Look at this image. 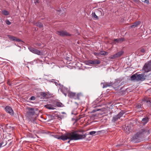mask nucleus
<instances>
[{
	"instance_id": "nucleus-1",
	"label": "nucleus",
	"mask_w": 151,
	"mask_h": 151,
	"mask_svg": "<svg viewBox=\"0 0 151 151\" xmlns=\"http://www.w3.org/2000/svg\"><path fill=\"white\" fill-rule=\"evenodd\" d=\"M87 135L86 134H79L76 132H71L66 133L64 135H62L59 136L58 135H55V137L59 139H62L63 141L67 139L70 140H77L85 138Z\"/></svg>"
},
{
	"instance_id": "nucleus-2",
	"label": "nucleus",
	"mask_w": 151,
	"mask_h": 151,
	"mask_svg": "<svg viewBox=\"0 0 151 151\" xmlns=\"http://www.w3.org/2000/svg\"><path fill=\"white\" fill-rule=\"evenodd\" d=\"M149 130L146 129H141L135 134L132 138V141L135 142H139L140 141V139L145 134H149Z\"/></svg>"
},
{
	"instance_id": "nucleus-3",
	"label": "nucleus",
	"mask_w": 151,
	"mask_h": 151,
	"mask_svg": "<svg viewBox=\"0 0 151 151\" xmlns=\"http://www.w3.org/2000/svg\"><path fill=\"white\" fill-rule=\"evenodd\" d=\"M124 83L123 81H122L119 79H117L115 80V82L113 83V85L114 87V88L115 90H118V88L120 86L124 85Z\"/></svg>"
},
{
	"instance_id": "nucleus-4",
	"label": "nucleus",
	"mask_w": 151,
	"mask_h": 151,
	"mask_svg": "<svg viewBox=\"0 0 151 151\" xmlns=\"http://www.w3.org/2000/svg\"><path fill=\"white\" fill-rule=\"evenodd\" d=\"M143 70L146 72H148L151 70V62L145 63L143 68Z\"/></svg>"
},
{
	"instance_id": "nucleus-5",
	"label": "nucleus",
	"mask_w": 151,
	"mask_h": 151,
	"mask_svg": "<svg viewBox=\"0 0 151 151\" xmlns=\"http://www.w3.org/2000/svg\"><path fill=\"white\" fill-rule=\"evenodd\" d=\"M28 49L32 53L37 54L38 55H41L42 54V52L40 51L37 49H36L32 47H28Z\"/></svg>"
},
{
	"instance_id": "nucleus-6",
	"label": "nucleus",
	"mask_w": 151,
	"mask_h": 151,
	"mask_svg": "<svg viewBox=\"0 0 151 151\" xmlns=\"http://www.w3.org/2000/svg\"><path fill=\"white\" fill-rule=\"evenodd\" d=\"M56 33L57 35L62 37L70 35L68 33L64 31H56Z\"/></svg>"
},
{
	"instance_id": "nucleus-7",
	"label": "nucleus",
	"mask_w": 151,
	"mask_h": 151,
	"mask_svg": "<svg viewBox=\"0 0 151 151\" xmlns=\"http://www.w3.org/2000/svg\"><path fill=\"white\" fill-rule=\"evenodd\" d=\"M142 103L146 104L148 106H151V99L147 98L143 99Z\"/></svg>"
},
{
	"instance_id": "nucleus-8",
	"label": "nucleus",
	"mask_w": 151,
	"mask_h": 151,
	"mask_svg": "<svg viewBox=\"0 0 151 151\" xmlns=\"http://www.w3.org/2000/svg\"><path fill=\"white\" fill-rule=\"evenodd\" d=\"M145 76L143 74H137V81H143L145 79Z\"/></svg>"
},
{
	"instance_id": "nucleus-9",
	"label": "nucleus",
	"mask_w": 151,
	"mask_h": 151,
	"mask_svg": "<svg viewBox=\"0 0 151 151\" xmlns=\"http://www.w3.org/2000/svg\"><path fill=\"white\" fill-rule=\"evenodd\" d=\"M6 111L11 115L13 114V111L12 109L9 106H7L5 108Z\"/></svg>"
},
{
	"instance_id": "nucleus-10",
	"label": "nucleus",
	"mask_w": 151,
	"mask_h": 151,
	"mask_svg": "<svg viewBox=\"0 0 151 151\" xmlns=\"http://www.w3.org/2000/svg\"><path fill=\"white\" fill-rule=\"evenodd\" d=\"M28 114L29 115H34L36 114L34 109L29 108H28Z\"/></svg>"
},
{
	"instance_id": "nucleus-11",
	"label": "nucleus",
	"mask_w": 151,
	"mask_h": 151,
	"mask_svg": "<svg viewBox=\"0 0 151 151\" xmlns=\"http://www.w3.org/2000/svg\"><path fill=\"white\" fill-rule=\"evenodd\" d=\"M88 62L89 64L93 65H98L100 63V60H89Z\"/></svg>"
},
{
	"instance_id": "nucleus-12",
	"label": "nucleus",
	"mask_w": 151,
	"mask_h": 151,
	"mask_svg": "<svg viewBox=\"0 0 151 151\" xmlns=\"http://www.w3.org/2000/svg\"><path fill=\"white\" fill-rule=\"evenodd\" d=\"M8 37L10 40L15 41L18 42H20L21 41V40L15 37L9 35H8Z\"/></svg>"
},
{
	"instance_id": "nucleus-13",
	"label": "nucleus",
	"mask_w": 151,
	"mask_h": 151,
	"mask_svg": "<svg viewBox=\"0 0 151 151\" xmlns=\"http://www.w3.org/2000/svg\"><path fill=\"white\" fill-rule=\"evenodd\" d=\"M68 96L70 98L76 99V94L75 93L70 92L68 93Z\"/></svg>"
},
{
	"instance_id": "nucleus-14",
	"label": "nucleus",
	"mask_w": 151,
	"mask_h": 151,
	"mask_svg": "<svg viewBox=\"0 0 151 151\" xmlns=\"http://www.w3.org/2000/svg\"><path fill=\"white\" fill-rule=\"evenodd\" d=\"M125 40L124 38H123L115 39L114 40V42L115 44L116 43H118L124 41Z\"/></svg>"
},
{
	"instance_id": "nucleus-15",
	"label": "nucleus",
	"mask_w": 151,
	"mask_h": 151,
	"mask_svg": "<svg viewBox=\"0 0 151 151\" xmlns=\"http://www.w3.org/2000/svg\"><path fill=\"white\" fill-rule=\"evenodd\" d=\"M141 22L140 21H138L133 23L132 25L130 26V27L131 28L133 27H137L140 24Z\"/></svg>"
},
{
	"instance_id": "nucleus-16",
	"label": "nucleus",
	"mask_w": 151,
	"mask_h": 151,
	"mask_svg": "<svg viewBox=\"0 0 151 151\" xmlns=\"http://www.w3.org/2000/svg\"><path fill=\"white\" fill-rule=\"evenodd\" d=\"M149 118L148 117H146L142 119L141 123L144 125L146 124L148 121Z\"/></svg>"
},
{
	"instance_id": "nucleus-17",
	"label": "nucleus",
	"mask_w": 151,
	"mask_h": 151,
	"mask_svg": "<svg viewBox=\"0 0 151 151\" xmlns=\"http://www.w3.org/2000/svg\"><path fill=\"white\" fill-rule=\"evenodd\" d=\"M45 107L49 109H55V106L51 104L46 105L45 106Z\"/></svg>"
},
{
	"instance_id": "nucleus-18",
	"label": "nucleus",
	"mask_w": 151,
	"mask_h": 151,
	"mask_svg": "<svg viewBox=\"0 0 151 151\" xmlns=\"http://www.w3.org/2000/svg\"><path fill=\"white\" fill-rule=\"evenodd\" d=\"M113 85V83H104L103 88H106L108 86H110Z\"/></svg>"
},
{
	"instance_id": "nucleus-19",
	"label": "nucleus",
	"mask_w": 151,
	"mask_h": 151,
	"mask_svg": "<svg viewBox=\"0 0 151 151\" xmlns=\"http://www.w3.org/2000/svg\"><path fill=\"white\" fill-rule=\"evenodd\" d=\"M137 74L136 73L132 75L131 77V79L132 81H137Z\"/></svg>"
},
{
	"instance_id": "nucleus-20",
	"label": "nucleus",
	"mask_w": 151,
	"mask_h": 151,
	"mask_svg": "<svg viewBox=\"0 0 151 151\" xmlns=\"http://www.w3.org/2000/svg\"><path fill=\"white\" fill-rule=\"evenodd\" d=\"M100 131L96 132L95 131H92L90 132L89 134L91 135H96L99 134V133H100Z\"/></svg>"
},
{
	"instance_id": "nucleus-21",
	"label": "nucleus",
	"mask_w": 151,
	"mask_h": 151,
	"mask_svg": "<svg viewBox=\"0 0 151 151\" xmlns=\"http://www.w3.org/2000/svg\"><path fill=\"white\" fill-rule=\"evenodd\" d=\"M34 24L35 26L40 28L42 27L43 26L42 24L40 22H38L36 23H35Z\"/></svg>"
},
{
	"instance_id": "nucleus-22",
	"label": "nucleus",
	"mask_w": 151,
	"mask_h": 151,
	"mask_svg": "<svg viewBox=\"0 0 151 151\" xmlns=\"http://www.w3.org/2000/svg\"><path fill=\"white\" fill-rule=\"evenodd\" d=\"M119 118H120L117 115H115L113 117L112 121L113 122H115Z\"/></svg>"
},
{
	"instance_id": "nucleus-23",
	"label": "nucleus",
	"mask_w": 151,
	"mask_h": 151,
	"mask_svg": "<svg viewBox=\"0 0 151 151\" xmlns=\"http://www.w3.org/2000/svg\"><path fill=\"white\" fill-rule=\"evenodd\" d=\"M92 16L95 20H98L99 19L98 17L96 15L95 12H93L92 13Z\"/></svg>"
},
{
	"instance_id": "nucleus-24",
	"label": "nucleus",
	"mask_w": 151,
	"mask_h": 151,
	"mask_svg": "<svg viewBox=\"0 0 151 151\" xmlns=\"http://www.w3.org/2000/svg\"><path fill=\"white\" fill-rule=\"evenodd\" d=\"M122 88V87H121L120 89L118 90L119 91L118 92V93H119L120 94L123 95H124L125 94V93H126V91H125L122 90L121 91V89Z\"/></svg>"
},
{
	"instance_id": "nucleus-25",
	"label": "nucleus",
	"mask_w": 151,
	"mask_h": 151,
	"mask_svg": "<svg viewBox=\"0 0 151 151\" xmlns=\"http://www.w3.org/2000/svg\"><path fill=\"white\" fill-rule=\"evenodd\" d=\"M108 54V53L107 52H106L104 51H101L99 52V55H107Z\"/></svg>"
},
{
	"instance_id": "nucleus-26",
	"label": "nucleus",
	"mask_w": 151,
	"mask_h": 151,
	"mask_svg": "<svg viewBox=\"0 0 151 151\" xmlns=\"http://www.w3.org/2000/svg\"><path fill=\"white\" fill-rule=\"evenodd\" d=\"M56 106L58 107H61L62 106L63 104L59 102L58 101L56 102V104H55Z\"/></svg>"
},
{
	"instance_id": "nucleus-27",
	"label": "nucleus",
	"mask_w": 151,
	"mask_h": 151,
	"mask_svg": "<svg viewBox=\"0 0 151 151\" xmlns=\"http://www.w3.org/2000/svg\"><path fill=\"white\" fill-rule=\"evenodd\" d=\"M124 113V111H122L117 115L118 116L119 118H120L123 116Z\"/></svg>"
},
{
	"instance_id": "nucleus-28",
	"label": "nucleus",
	"mask_w": 151,
	"mask_h": 151,
	"mask_svg": "<svg viewBox=\"0 0 151 151\" xmlns=\"http://www.w3.org/2000/svg\"><path fill=\"white\" fill-rule=\"evenodd\" d=\"M2 13L5 16L9 14L8 12L5 10L2 11Z\"/></svg>"
},
{
	"instance_id": "nucleus-29",
	"label": "nucleus",
	"mask_w": 151,
	"mask_h": 151,
	"mask_svg": "<svg viewBox=\"0 0 151 151\" xmlns=\"http://www.w3.org/2000/svg\"><path fill=\"white\" fill-rule=\"evenodd\" d=\"M83 96L82 94L81 93H78L77 95L76 94V99H79L80 97Z\"/></svg>"
},
{
	"instance_id": "nucleus-30",
	"label": "nucleus",
	"mask_w": 151,
	"mask_h": 151,
	"mask_svg": "<svg viewBox=\"0 0 151 151\" xmlns=\"http://www.w3.org/2000/svg\"><path fill=\"white\" fill-rule=\"evenodd\" d=\"M123 53V51H120L118 52L117 53H116L117 55V56L118 57H120L121 56L122 54Z\"/></svg>"
},
{
	"instance_id": "nucleus-31",
	"label": "nucleus",
	"mask_w": 151,
	"mask_h": 151,
	"mask_svg": "<svg viewBox=\"0 0 151 151\" xmlns=\"http://www.w3.org/2000/svg\"><path fill=\"white\" fill-rule=\"evenodd\" d=\"M117 55H116V54H115L112 55L111 57V59H115L117 58H118V57L117 56Z\"/></svg>"
},
{
	"instance_id": "nucleus-32",
	"label": "nucleus",
	"mask_w": 151,
	"mask_h": 151,
	"mask_svg": "<svg viewBox=\"0 0 151 151\" xmlns=\"http://www.w3.org/2000/svg\"><path fill=\"white\" fill-rule=\"evenodd\" d=\"M40 95L43 97H45L46 96V94L45 93L42 92L40 93Z\"/></svg>"
},
{
	"instance_id": "nucleus-33",
	"label": "nucleus",
	"mask_w": 151,
	"mask_h": 151,
	"mask_svg": "<svg viewBox=\"0 0 151 151\" xmlns=\"http://www.w3.org/2000/svg\"><path fill=\"white\" fill-rule=\"evenodd\" d=\"M133 1L137 4H139L141 2L139 0H133Z\"/></svg>"
},
{
	"instance_id": "nucleus-34",
	"label": "nucleus",
	"mask_w": 151,
	"mask_h": 151,
	"mask_svg": "<svg viewBox=\"0 0 151 151\" xmlns=\"http://www.w3.org/2000/svg\"><path fill=\"white\" fill-rule=\"evenodd\" d=\"M126 129L127 130H128L129 132L131 130V128L129 126H127L126 127Z\"/></svg>"
},
{
	"instance_id": "nucleus-35",
	"label": "nucleus",
	"mask_w": 151,
	"mask_h": 151,
	"mask_svg": "<svg viewBox=\"0 0 151 151\" xmlns=\"http://www.w3.org/2000/svg\"><path fill=\"white\" fill-rule=\"evenodd\" d=\"M140 51L142 53H144L145 52V50L144 48H142L140 50Z\"/></svg>"
},
{
	"instance_id": "nucleus-36",
	"label": "nucleus",
	"mask_w": 151,
	"mask_h": 151,
	"mask_svg": "<svg viewBox=\"0 0 151 151\" xmlns=\"http://www.w3.org/2000/svg\"><path fill=\"white\" fill-rule=\"evenodd\" d=\"M60 91L62 93H63L64 94V95H65V96H66L67 94L66 93L64 92L63 91V88L61 89Z\"/></svg>"
},
{
	"instance_id": "nucleus-37",
	"label": "nucleus",
	"mask_w": 151,
	"mask_h": 151,
	"mask_svg": "<svg viewBox=\"0 0 151 151\" xmlns=\"http://www.w3.org/2000/svg\"><path fill=\"white\" fill-rule=\"evenodd\" d=\"M6 23L8 25H10L11 24V22L8 20H6Z\"/></svg>"
},
{
	"instance_id": "nucleus-38",
	"label": "nucleus",
	"mask_w": 151,
	"mask_h": 151,
	"mask_svg": "<svg viewBox=\"0 0 151 151\" xmlns=\"http://www.w3.org/2000/svg\"><path fill=\"white\" fill-rule=\"evenodd\" d=\"M35 45L36 46L39 47L41 46V44L39 43H37L35 44Z\"/></svg>"
},
{
	"instance_id": "nucleus-39",
	"label": "nucleus",
	"mask_w": 151,
	"mask_h": 151,
	"mask_svg": "<svg viewBox=\"0 0 151 151\" xmlns=\"http://www.w3.org/2000/svg\"><path fill=\"white\" fill-rule=\"evenodd\" d=\"M30 100H34L35 99V97L34 96H32L30 98Z\"/></svg>"
},
{
	"instance_id": "nucleus-40",
	"label": "nucleus",
	"mask_w": 151,
	"mask_h": 151,
	"mask_svg": "<svg viewBox=\"0 0 151 151\" xmlns=\"http://www.w3.org/2000/svg\"><path fill=\"white\" fill-rule=\"evenodd\" d=\"M144 103H142V102L141 103H140V105H137V107L138 108H140L141 107V105H142Z\"/></svg>"
},
{
	"instance_id": "nucleus-41",
	"label": "nucleus",
	"mask_w": 151,
	"mask_h": 151,
	"mask_svg": "<svg viewBox=\"0 0 151 151\" xmlns=\"http://www.w3.org/2000/svg\"><path fill=\"white\" fill-rule=\"evenodd\" d=\"M34 2L35 4H36L37 3H39L40 2V1L39 0H35L34 1Z\"/></svg>"
},
{
	"instance_id": "nucleus-42",
	"label": "nucleus",
	"mask_w": 151,
	"mask_h": 151,
	"mask_svg": "<svg viewBox=\"0 0 151 151\" xmlns=\"http://www.w3.org/2000/svg\"><path fill=\"white\" fill-rule=\"evenodd\" d=\"M143 1L145 3H146L147 4H148L149 3L148 0H144V1Z\"/></svg>"
},
{
	"instance_id": "nucleus-43",
	"label": "nucleus",
	"mask_w": 151,
	"mask_h": 151,
	"mask_svg": "<svg viewBox=\"0 0 151 151\" xmlns=\"http://www.w3.org/2000/svg\"><path fill=\"white\" fill-rule=\"evenodd\" d=\"M7 83L9 85L11 86V84L10 83V82L9 81H8L7 82Z\"/></svg>"
},
{
	"instance_id": "nucleus-44",
	"label": "nucleus",
	"mask_w": 151,
	"mask_h": 151,
	"mask_svg": "<svg viewBox=\"0 0 151 151\" xmlns=\"http://www.w3.org/2000/svg\"><path fill=\"white\" fill-rule=\"evenodd\" d=\"M94 54L95 55H99V53H97V52H95L94 53Z\"/></svg>"
},
{
	"instance_id": "nucleus-45",
	"label": "nucleus",
	"mask_w": 151,
	"mask_h": 151,
	"mask_svg": "<svg viewBox=\"0 0 151 151\" xmlns=\"http://www.w3.org/2000/svg\"><path fill=\"white\" fill-rule=\"evenodd\" d=\"M35 119H31V121L33 123H35Z\"/></svg>"
},
{
	"instance_id": "nucleus-46",
	"label": "nucleus",
	"mask_w": 151,
	"mask_h": 151,
	"mask_svg": "<svg viewBox=\"0 0 151 151\" xmlns=\"http://www.w3.org/2000/svg\"><path fill=\"white\" fill-rule=\"evenodd\" d=\"M2 144H3V143L2 142H1L0 143V147H1V146L2 145Z\"/></svg>"
},
{
	"instance_id": "nucleus-47",
	"label": "nucleus",
	"mask_w": 151,
	"mask_h": 151,
	"mask_svg": "<svg viewBox=\"0 0 151 151\" xmlns=\"http://www.w3.org/2000/svg\"><path fill=\"white\" fill-rule=\"evenodd\" d=\"M147 30H146V31L147 32V31H149V30H150V29H147Z\"/></svg>"
},
{
	"instance_id": "nucleus-48",
	"label": "nucleus",
	"mask_w": 151,
	"mask_h": 151,
	"mask_svg": "<svg viewBox=\"0 0 151 151\" xmlns=\"http://www.w3.org/2000/svg\"><path fill=\"white\" fill-rule=\"evenodd\" d=\"M70 140H69V141H68V143H69V142H70Z\"/></svg>"
},
{
	"instance_id": "nucleus-49",
	"label": "nucleus",
	"mask_w": 151,
	"mask_h": 151,
	"mask_svg": "<svg viewBox=\"0 0 151 151\" xmlns=\"http://www.w3.org/2000/svg\"><path fill=\"white\" fill-rule=\"evenodd\" d=\"M58 11L60 12V10H58Z\"/></svg>"
},
{
	"instance_id": "nucleus-50",
	"label": "nucleus",
	"mask_w": 151,
	"mask_h": 151,
	"mask_svg": "<svg viewBox=\"0 0 151 151\" xmlns=\"http://www.w3.org/2000/svg\"><path fill=\"white\" fill-rule=\"evenodd\" d=\"M62 114H64V112H62Z\"/></svg>"
},
{
	"instance_id": "nucleus-51",
	"label": "nucleus",
	"mask_w": 151,
	"mask_h": 151,
	"mask_svg": "<svg viewBox=\"0 0 151 151\" xmlns=\"http://www.w3.org/2000/svg\"><path fill=\"white\" fill-rule=\"evenodd\" d=\"M127 133H128V132L127 131Z\"/></svg>"
}]
</instances>
